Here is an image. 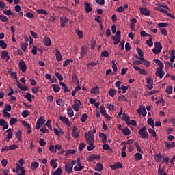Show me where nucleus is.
<instances>
[{"instance_id":"nucleus-1","label":"nucleus","mask_w":175,"mask_h":175,"mask_svg":"<svg viewBox=\"0 0 175 175\" xmlns=\"http://www.w3.org/2000/svg\"><path fill=\"white\" fill-rule=\"evenodd\" d=\"M96 133V129L94 128L92 130H90L85 134V140L89 145L87 147L88 151H92L95 150V137L94 135Z\"/></svg>"},{"instance_id":"nucleus-2","label":"nucleus","mask_w":175,"mask_h":175,"mask_svg":"<svg viewBox=\"0 0 175 175\" xmlns=\"http://www.w3.org/2000/svg\"><path fill=\"white\" fill-rule=\"evenodd\" d=\"M154 10L160 12V13L166 14L168 17H170L171 18H174V16L167 12V10H170V8H169V6L166 5L165 3H156V7H154Z\"/></svg>"},{"instance_id":"nucleus-3","label":"nucleus","mask_w":175,"mask_h":175,"mask_svg":"<svg viewBox=\"0 0 175 175\" xmlns=\"http://www.w3.org/2000/svg\"><path fill=\"white\" fill-rule=\"evenodd\" d=\"M137 113H138L139 116L146 117V116H147V111L146 110V107L143 105H139L138 109H137Z\"/></svg>"},{"instance_id":"nucleus-4","label":"nucleus","mask_w":175,"mask_h":175,"mask_svg":"<svg viewBox=\"0 0 175 175\" xmlns=\"http://www.w3.org/2000/svg\"><path fill=\"white\" fill-rule=\"evenodd\" d=\"M138 133L142 139H147L148 137V133L147 132V127L146 126L139 129Z\"/></svg>"},{"instance_id":"nucleus-5","label":"nucleus","mask_w":175,"mask_h":175,"mask_svg":"<svg viewBox=\"0 0 175 175\" xmlns=\"http://www.w3.org/2000/svg\"><path fill=\"white\" fill-rule=\"evenodd\" d=\"M155 47L152 49L154 54H159L162 51V44L161 42H156L154 43Z\"/></svg>"},{"instance_id":"nucleus-6","label":"nucleus","mask_w":175,"mask_h":175,"mask_svg":"<svg viewBox=\"0 0 175 175\" xmlns=\"http://www.w3.org/2000/svg\"><path fill=\"white\" fill-rule=\"evenodd\" d=\"M81 107V101H80V100L75 99L74 100V104L72 105V109L74 111H76V112L79 111Z\"/></svg>"},{"instance_id":"nucleus-7","label":"nucleus","mask_w":175,"mask_h":175,"mask_svg":"<svg viewBox=\"0 0 175 175\" xmlns=\"http://www.w3.org/2000/svg\"><path fill=\"white\" fill-rule=\"evenodd\" d=\"M44 122H46V120H44V118L43 116L40 117L36 124V129H40V128L43 126Z\"/></svg>"},{"instance_id":"nucleus-8","label":"nucleus","mask_w":175,"mask_h":175,"mask_svg":"<svg viewBox=\"0 0 175 175\" xmlns=\"http://www.w3.org/2000/svg\"><path fill=\"white\" fill-rule=\"evenodd\" d=\"M84 169V166L81 165V161L80 159H77V164L74 166L75 172H81Z\"/></svg>"},{"instance_id":"nucleus-9","label":"nucleus","mask_w":175,"mask_h":175,"mask_svg":"<svg viewBox=\"0 0 175 175\" xmlns=\"http://www.w3.org/2000/svg\"><path fill=\"white\" fill-rule=\"evenodd\" d=\"M18 68L21 70L22 73H25L27 70V64L24 60H21L18 64Z\"/></svg>"},{"instance_id":"nucleus-10","label":"nucleus","mask_w":175,"mask_h":175,"mask_svg":"<svg viewBox=\"0 0 175 175\" xmlns=\"http://www.w3.org/2000/svg\"><path fill=\"white\" fill-rule=\"evenodd\" d=\"M146 88H148V90H152V88H154V80L151 78H147L146 79Z\"/></svg>"},{"instance_id":"nucleus-11","label":"nucleus","mask_w":175,"mask_h":175,"mask_svg":"<svg viewBox=\"0 0 175 175\" xmlns=\"http://www.w3.org/2000/svg\"><path fill=\"white\" fill-rule=\"evenodd\" d=\"M163 68H157L155 75L159 79H162L165 76V71L163 70Z\"/></svg>"},{"instance_id":"nucleus-12","label":"nucleus","mask_w":175,"mask_h":175,"mask_svg":"<svg viewBox=\"0 0 175 175\" xmlns=\"http://www.w3.org/2000/svg\"><path fill=\"white\" fill-rule=\"evenodd\" d=\"M88 53V47H87L86 46H82L80 51V56L81 57V58H84V57L87 55Z\"/></svg>"},{"instance_id":"nucleus-13","label":"nucleus","mask_w":175,"mask_h":175,"mask_svg":"<svg viewBox=\"0 0 175 175\" xmlns=\"http://www.w3.org/2000/svg\"><path fill=\"white\" fill-rule=\"evenodd\" d=\"M1 59H5V61H9L10 59V55H9V52L6 51H3L1 55Z\"/></svg>"},{"instance_id":"nucleus-14","label":"nucleus","mask_w":175,"mask_h":175,"mask_svg":"<svg viewBox=\"0 0 175 175\" xmlns=\"http://www.w3.org/2000/svg\"><path fill=\"white\" fill-rule=\"evenodd\" d=\"M64 170L66 173L70 174L73 172V167L70 165V163L68 162L64 166Z\"/></svg>"},{"instance_id":"nucleus-15","label":"nucleus","mask_w":175,"mask_h":175,"mask_svg":"<svg viewBox=\"0 0 175 175\" xmlns=\"http://www.w3.org/2000/svg\"><path fill=\"white\" fill-rule=\"evenodd\" d=\"M139 10L140 11L141 14H143V16H150L151 14L150 10L146 8H139Z\"/></svg>"},{"instance_id":"nucleus-16","label":"nucleus","mask_w":175,"mask_h":175,"mask_svg":"<svg viewBox=\"0 0 175 175\" xmlns=\"http://www.w3.org/2000/svg\"><path fill=\"white\" fill-rule=\"evenodd\" d=\"M59 120H61V121H62V122H63V124H65L66 125H67V126H70V125H71L70 121H69V119L68 118L60 116Z\"/></svg>"},{"instance_id":"nucleus-17","label":"nucleus","mask_w":175,"mask_h":175,"mask_svg":"<svg viewBox=\"0 0 175 175\" xmlns=\"http://www.w3.org/2000/svg\"><path fill=\"white\" fill-rule=\"evenodd\" d=\"M6 132L8 133L5 140L6 142H10V139L13 138V132H12V129L9 128L8 130H6Z\"/></svg>"},{"instance_id":"nucleus-18","label":"nucleus","mask_w":175,"mask_h":175,"mask_svg":"<svg viewBox=\"0 0 175 175\" xmlns=\"http://www.w3.org/2000/svg\"><path fill=\"white\" fill-rule=\"evenodd\" d=\"M110 169L112 170H116V169H122V164L120 162H117L116 163L110 165Z\"/></svg>"},{"instance_id":"nucleus-19","label":"nucleus","mask_w":175,"mask_h":175,"mask_svg":"<svg viewBox=\"0 0 175 175\" xmlns=\"http://www.w3.org/2000/svg\"><path fill=\"white\" fill-rule=\"evenodd\" d=\"M95 159H100V155L91 154L88 158V162H94Z\"/></svg>"},{"instance_id":"nucleus-20","label":"nucleus","mask_w":175,"mask_h":175,"mask_svg":"<svg viewBox=\"0 0 175 175\" xmlns=\"http://www.w3.org/2000/svg\"><path fill=\"white\" fill-rule=\"evenodd\" d=\"M57 159H53L50 161V165L53 169H57V167H58V163L57 162Z\"/></svg>"},{"instance_id":"nucleus-21","label":"nucleus","mask_w":175,"mask_h":175,"mask_svg":"<svg viewBox=\"0 0 175 175\" xmlns=\"http://www.w3.org/2000/svg\"><path fill=\"white\" fill-rule=\"evenodd\" d=\"M99 137L102 140V143L104 144H106L107 143V135L103 133H99Z\"/></svg>"},{"instance_id":"nucleus-22","label":"nucleus","mask_w":175,"mask_h":175,"mask_svg":"<svg viewBox=\"0 0 175 175\" xmlns=\"http://www.w3.org/2000/svg\"><path fill=\"white\" fill-rule=\"evenodd\" d=\"M43 44L47 47L51 46V39H50V37H44L43 39Z\"/></svg>"},{"instance_id":"nucleus-23","label":"nucleus","mask_w":175,"mask_h":175,"mask_svg":"<svg viewBox=\"0 0 175 175\" xmlns=\"http://www.w3.org/2000/svg\"><path fill=\"white\" fill-rule=\"evenodd\" d=\"M55 57L57 61H62V55L61 54V52L59 51V50H58V49H55Z\"/></svg>"},{"instance_id":"nucleus-24","label":"nucleus","mask_w":175,"mask_h":175,"mask_svg":"<svg viewBox=\"0 0 175 175\" xmlns=\"http://www.w3.org/2000/svg\"><path fill=\"white\" fill-rule=\"evenodd\" d=\"M24 98L28 100V102H32V98L35 99V96L31 94V93L28 92L25 96Z\"/></svg>"},{"instance_id":"nucleus-25","label":"nucleus","mask_w":175,"mask_h":175,"mask_svg":"<svg viewBox=\"0 0 175 175\" xmlns=\"http://www.w3.org/2000/svg\"><path fill=\"white\" fill-rule=\"evenodd\" d=\"M72 136L75 139H77V137H79V131H77V128L76 126H74L72 130Z\"/></svg>"},{"instance_id":"nucleus-26","label":"nucleus","mask_w":175,"mask_h":175,"mask_svg":"<svg viewBox=\"0 0 175 175\" xmlns=\"http://www.w3.org/2000/svg\"><path fill=\"white\" fill-rule=\"evenodd\" d=\"M153 61L154 62H155V64H157V65H158L159 69H163L165 66L163 65V63H162L161 60H159V59H154Z\"/></svg>"},{"instance_id":"nucleus-27","label":"nucleus","mask_w":175,"mask_h":175,"mask_svg":"<svg viewBox=\"0 0 175 175\" xmlns=\"http://www.w3.org/2000/svg\"><path fill=\"white\" fill-rule=\"evenodd\" d=\"M128 9V4H124V6H120L117 8L116 11L118 13H124V11Z\"/></svg>"},{"instance_id":"nucleus-28","label":"nucleus","mask_w":175,"mask_h":175,"mask_svg":"<svg viewBox=\"0 0 175 175\" xmlns=\"http://www.w3.org/2000/svg\"><path fill=\"white\" fill-rule=\"evenodd\" d=\"M90 94H94V95H99V88L98 86H96L92 88L90 90Z\"/></svg>"},{"instance_id":"nucleus-29","label":"nucleus","mask_w":175,"mask_h":175,"mask_svg":"<svg viewBox=\"0 0 175 175\" xmlns=\"http://www.w3.org/2000/svg\"><path fill=\"white\" fill-rule=\"evenodd\" d=\"M67 114L70 118H72L73 116H75V112H73V109H72V107H67Z\"/></svg>"},{"instance_id":"nucleus-30","label":"nucleus","mask_w":175,"mask_h":175,"mask_svg":"<svg viewBox=\"0 0 175 175\" xmlns=\"http://www.w3.org/2000/svg\"><path fill=\"white\" fill-rule=\"evenodd\" d=\"M136 23H137V20L136 18L131 19V22L129 24V28L131 29H135V26L136 25Z\"/></svg>"},{"instance_id":"nucleus-31","label":"nucleus","mask_w":175,"mask_h":175,"mask_svg":"<svg viewBox=\"0 0 175 175\" xmlns=\"http://www.w3.org/2000/svg\"><path fill=\"white\" fill-rule=\"evenodd\" d=\"M134 158L135 161H142L143 159V155L140 152L134 154Z\"/></svg>"},{"instance_id":"nucleus-32","label":"nucleus","mask_w":175,"mask_h":175,"mask_svg":"<svg viewBox=\"0 0 175 175\" xmlns=\"http://www.w3.org/2000/svg\"><path fill=\"white\" fill-rule=\"evenodd\" d=\"M122 133L124 136H129L131 135V130L128 127H125L122 130Z\"/></svg>"},{"instance_id":"nucleus-33","label":"nucleus","mask_w":175,"mask_h":175,"mask_svg":"<svg viewBox=\"0 0 175 175\" xmlns=\"http://www.w3.org/2000/svg\"><path fill=\"white\" fill-rule=\"evenodd\" d=\"M94 170L96 172H102L103 170V165L100 163H97Z\"/></svg>"},{"instance_id":"nucleus-34","label":"nucleus","mask_w":175,"mask_h":175,"mask_svg":"<svg viewBox=\"0 0 175 175\" xmlns=\"http://www.w3.org/2000/svg\"><path fill=\"white\" fill-rule=\"evenodd\" d=\"M85 9L86 13H91L92 12V8H91V5L88 3H85Z\"/></svg>"},{"instance_id":"nucleus-35","label":"nucleus","mask_w":175,"mask_h":175,"mask_svg":"<svg viewBox=\"0 0 175 175\" xmlns=\"http://www.w3.org/2000/svg\"><path fill=\"white\" fill-rule=\"evenodd\" d=\"M134 146H135V147L137 149V151L138 152H140L141 154H143V152H144L143 150H142V147L140 146V145H139V142H135Z\"/></svg>"},{"instance_id":"nucleus-36","label":"nucleus","mask_w":175,"mask_h":175,"mask_svg":"<svg viewBox=\"0 0 175 175\" xmlns=\"http://www.w3.org/2000/svg\"><path fill=\"white\" fill-rule=\"evenodd\" d=\"M53 132H54L55 135H56L57 136H59L60 133L64 135V131H62V129H59V130H58L57 128H53Z\"/></svg>"},{"instance_id":"nucleus-37","label":"nucleus","mask_w":175,"mask_h":175,"mask_svg":"<svg viewBox=\"0 0 175 175\" xmlns=\"http://www.w3.org/2000/svg\"><path fill=\"white\" fill-rule=\"evenodd\" d=\"M36 12L38 14H44V16H47L48 14L47 11L44 9L36 10Z\"/></svg>"},{"instance_id":"nucleus-38","label":"nucleus","mask_w":175,"mask_h":175,"mask_svg":"<svg viewBox=\"0 0 175 175\" xmlns=\"http://www.w3.org/2000/svg\"><path fill=\"white\" fill-rule=\"evenodd\" d=\"M21 133H23V131H21V130H18L15 135V136H16V139L18 140V142L23 141V139H21Z\"/></svg>"},{"instance_id":"nucleus-39","label":"nucleus","mask_w":175,"mask_h":175,"mask_svg":"<svg viewBox=\"0 0 175 175\" xmlns=\"http://www.w3.org/2000/svg\"><path fill=\"white\" fill-rule=\"evenodd\" d=\"M52 175H62V168L58 167L55 172L52 174Z\"/></svg>"},{"instance_id":"nucleus-40","label":"nucleus","mask_w":175,"mask_h":175,"mask_svg":"<svg viewBox=\"0 0 175 175\" xmlns=\"http://www.w3.org/2000/svg\"><path fill=\"white\" fill-rule=\"evenodd\" d=\"M87 120H88V115L87 113L82 114V116L80 118L81 122H85V121H87Z\"/></svg>"},{"instance_id":"nucleus-41","label":"nucleus","mask_w":175,"mask_h":175,"mask_svg":"<svg viewBox=\"0 0 175 175\" xmlns=\"http://www.w3.org/2000/svg\"><path fill=\"white\" fill-rule=\"evenodd\" d=\"M39 167V163L38 161H34L31 163L32 170H36Z\"/></svg>"},{"instance_id":"nucleus-42","label":"nucleus","mask_w":175,"mask_h":175,"mask_svg":"<svg viewBox=\"0 0 175 175\" xmlns=\"http://www.w3.org/2000/svg\"><path fill=\"white\" fill-rule=\"evenodd\" d=\"M21 50L23 51H27V47H28V43L27 42H22L20 46Z\"/></svg>"},{"instance_id":"nucleus-43","label":"nucleus","mask_w":175,"mask_h":175,"mask_svg":"<svg viewBox=\"0 0 175 175\" xmlns=\"http://www.w3.org/2000/svg\"><path fill=\"white\" fill-rule=\"evenodd\" d=\"M112 39L113 40V44H115V46H116V44H118V43H120V37H117L116 36H113L112 37Z\"/></svg>"},{"instance_id":"nucleus-44","label":"nucleus","mask_w":175,"mask_h":175,"mask_svg":"<svg viewBox=\"0 0 175 175\" xmlns=\"http://www.w3.org/2000/svg\"><path fill=\"white\" fill-rule=\"evenodd\" d=\"M123 121H125L126 124L128 125V123L131 121V118L129 116L123 113Z\"/></svg>"},{"instance_id":"nucleus-45","label":"nucleus","mask_w":175,"mask_h":175,"mask_svg":"<svg viewBox=\"0 0 175 175\" xmlns=\"http://www.w3.org/2000/svg\"><path fill=\"white\" fill-rule=\"evenodd\" d=\"M53 87V90L54 91V92H59L61 88L59 87V85H57V84H53L52 85Z\"/></svg>"},{"instance_id":"nucleus-46","label":"nucleus","mask_w":175,"mask_h":175,"mask_svg":"<svg viewBox=\"0 0 175 175\" xmlns=\"http://www.w3.org/2000/svg\"><path fill=\"white\" fill-rule=\"evenodd\" d=\"M162 159V154H161V153H157L155 156H154V160L157 162H161Z\"/></svg>"},{"instance_id":"nucleus-47","label":"nucleus","mask_w":175,"mask_h":175,"mask_svg":"<svg viewBox=\"0 0 175 175\" xmlns=\"http://www.w3.org/2000/svg\"><path fill=\"white\" fill-rule=\"evenodd\" d=\"M49 151L50 152H51L52 154H57V150L55 149V146L54 145H51L49 146Z\"/></svg>"},{"instance_id":"nucleus-48","label":"nucleus","mask_w":175,"mask_h":175,"mask_svg":"<svg viewBox=\"0 0 175 175\" xmlns=\"http://www.w3.org/2000/svg\"><path fill=\"white\" fill-rule=\"evenodd\" d=\"M118 100L120 102H128V98L125 97V95H121L118 96Z\"/></svg>"},{"instance_id":"nucleus-49","label":"nucleus","mask_w":175,"mask_h":175,"mask_svg":"<svg viewBox=\"0 0 175 175\" xmlns=\"http://www.w3.org/2000/svg\"><path fill=\"white\" fill-rule=\"evenodd\" d=\"M3 14H5V16H14V14L13 12H12L11 10H4L3 12Z\"/></svg>"},{"instance_id":"nucleus-50","label":"nucleus","mask_w":175,"mask_h":175,"mask_svg":"<svg viewBox=\"0 0 175 175\" xmlns=\"http://www.w3.org/2000/svg\"><path fill=\"white\" fill-rule=\"evenodd\" d=\"M164 143L167 150H170V148H174L173 142L169 143L167 142H165Z\"/></svg>"},{"instance_id":"nucleus-51","label":"nucleus","mask_w":175,"mask_h":175,"mask_svg":"<svg viewBox=\"0 0 175 175\" xmlns=\"http://www.w3.org/2000/svg\"><path fill=\"white\" fill-rule=\"evenodd\" d=\"M75 152H76V150H75V149H69V150H66L65 156L69 157V155H70V154H75Z\"/></svg>"},{"instance_id":"nucleus-52","label":"nucleus","mask_w":175,"mask_h":175,"mask_svg":"<svg viewBox=\"0 0 175 175\" xmlns=\"http://www.w3.org/2000/svg\"><path fill=\"white\" fill-rule=\"evenodd\" d=\"M165 92L167 94H169L170 95L173 93V87L172 86H167Z\"/></svg>"},{"instance_id":"nucleus-53","label":"nucleus","mask_w":175,"mask_h":175,"mask_svg":"<svg viewBox=\"0 0 175 175\" xmlns=\"http://www.w3.org/2000/svg\"><path fill=\"white\" fill-rule=\"evenodd\" d=\"M18 120H17V118H12L10 120V125L13 126L14 124H16Z\"/></svg>"},{"instance_id":"nucleus-54","label":"nucleus","mask_w":175,"mask_h":175,"mask_svg":"<svg viewBox=\"0 0 175 175\" xmlns=\"http://www.w3.org/2000/svg\"><path fill=\"white\" fill-rule=\"evenodd\" d=\"M148 131L149 133H150V135L153 136V137H157V132L155 131V130H154V129H148Z\"/></svg>"},{"instance_id":"nucleus-55","label":"nucleus","mask_w":175,"mask_h":175,"mask_svg":"<svg viewBox=\"0 0 175 175\" xmlns=\"http://www.w3.org/2000/svg\"><path fill=\"white\" fill-rule=\"evenodd\" d=\"M103 150H109V151L113 152V149H111V148H110V146H109V144H105L103 145Z\"/></svg>"},{"instance_id":"nucleus-56","label":"nucleus","mask_w":175,"mask_h":175,"mask_svg":"<svg viewBox=\"0 0 175 175\" xmlns=\"http://www.w3.org/2000/svg\"><path fill=\"white\" fill-rule=\"evenodd\" d=\"M0 47L5 49L6 47H8V44H6V42H5L3 40H0Z\"/></svg>"},{"instance_id":"nucleus-57","label":"nucleus","mask_w":175,"mask_h":175,"mask_svg":"<svg viewBox=\"0 0 175 175\" xmlns=\"http://www.w3.org/2000/svg\"><path fill=\"white\" fill-rule=\"evenodd\" d=\"M146 44L149 46L150 47H152L154 46V42H152V38L150 37V38L148 40H146Z\"/></svg>"},{"instance_id":"nucleus-58","label":"nucleus","mask_w":175,"mask_h":175,"mask_svg":"<svg viewBox=\"0 0 175 175\" xmlns=\"http://www.w3.org/2000/svg\"><path fill=\"white\" fill-rule=\"evenodd\" d=\"M100 113L102 114V116H106V109H105V106H100Z\"/></svg>"},{"instance_id":"nucleus-59","label":"nucleus","mask_w":175,"mask_h":175,"mask_svg":"<svg viewBox=\"0 0 175 175\" xmlns=\"http://www.w3.org/2000/svg\"><path fill=\"white\" fill-rule=\"evenodd\" d=\"M169 24L167 23H160L157 25L158 28H165V27H167Z\"/></svg>"},{"instance_id":"nucleus-60","label":"nucleus","mask_w":175,"mask_h":175,"mask_svg":"<svg viewBox=\"0 0 175 175\" xmlns=\"http://www.w3.org/2000/svg\"><path fill=\"white\" fill-rule=\"evenodd\" d=\"M10 76L12 77V79H15V80H17V73L14 71H11L10 72Z\"/></svg>"},{"instance_id":"nucleus-61","label":"nucleus","mask_w":175,"mask_h":175,"mask_svg":"<svg viewBox=\"0 0 175 175\" xmlns=\"http://www.w3.org/2000/svg\"><path fill=\"white\" fill-rule=\"evenodd\" d=\"M85 147V143L84 142L80 143L78 147L79 151H83Z\"/></svg>"},{"instance_id":"nucleus-62","label":"nucleus","mask_w":175,"mask_h":175,"mask_svg":"<svg viewBox=\"0 0 175 175\" xmlns=\"http://www.w3.org/2000/svg\"><path fill=\"white\" fill-rule=\"evenodd\" d=\"M72 80L73 83H79V79L77 78V75H76V73L72 74Z\"/></svg>"},{"instance_id":"nucleus-63","label":"nucleus","mask_w":175,"mask_h":175,"mask_svg":"<svg viewBox=\"0 0 175 175\" xmlns=\"http://www.w3.org/2000/svg\"><path fill=\"white\" fill-rule=\"evenodd\" d=\"M60 21L63 23L66 24V23H68L69 21V19H68V18L66 16H61L60 17Z\"/></svg>"},{"instance_id":"nucleus-64","label":"nucleus","mask_w":175,"mask_h":175,"mask_svg":"<svg viewBox=\"0 0 175 175\" xmlns=\"http://www.w3.org/2000/svg\"><path fill=\"white\" fill-rule=\"evenodd\" d=\"M109 94L111 98H113L114 95H116V90L113 88H111L109 91Z\"/></svg>"}]
</instances>
